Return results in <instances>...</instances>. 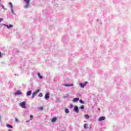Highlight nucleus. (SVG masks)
I'll use <instances>...</instances> for the list:
<instances>
[{"label":"nucleus","instance_id":"obj_15","mask_svg":"<svg viewBox=\"0 0 131 131\" xmlns=\"http://www.w3.org/2000/svg\"><path fill=\"white\" fill-rule=\"evenodd\" d=\"M7 126L9 128H13V126L9 124L7 125Z\"/></svg>","mask_w":131,"mask_h":131},{"label":"nucleus","instance_id":"obj_8","mask_svg":"<svg viewBox=\"0 0 131 131\" xmlns=\"http://www.w3.org/2000/svg\"><path fill=\"white\" fill-rule=\"evenodd\" d=\"M78 101H79V98H75L73 99L72 102L74 103L75 102H77Z\"/></svg>","mask_w":131,"mask_h":131},{"label":"nucleus","instance_id":"obj_30","mask_svg":"<svg viewBox=\"0 0 131 131\" xmlns=\"http://www.w3.org/2000/svg\"><path fill=\"white\" fill-rule=\"evenodd\" d=\"M3 18H0V23H1L2 22V21H3Z\"/></svg>","mask_w":131,"mask_h":131},{"label":"nucleus","instance_id":"obj_27","mask_svg":"<svg viewBox=\"0 0 131 131\" xmlns=\"http://www.w3.org/2000/svg\"><path fill=\"white\" fill-rule=\"evenodd\" d=\"M30 118H33V116L30 115Z\"/></svg>","mask_w":131,"mask_h":131},{"label":"nucleus","instance_id":"obj_9","mask_svg":"<svg viewBox=\"0 0 131 131\" xmlns=\"http://www.w3.org/2000/svg\"><path fill=\"white\" fill-rule=\"evenodd\" d=\"M57 120V118L56 117H54L52 120V123H55V121Z\"/></svg>","mask_w":131,"mask_h":131},{"label":"nucleus","instance_id":"obj_26","mask_svg":"<svg viewBox=\"0 0 131 131\" xmlns=\"http://www.w3.org/2000/svg\"><path fill=\"white\" fill-rule=\"evenodd\" d=\"M38 96H39V97H42V93H39V95H38Z\"/></svg>","mask_w":131,"mask_h":131},{"label":"nucleus","instance_id":"obj_10","mask_svg":"<svg viewBox=\"0 0 131 131\" xmlns=\"http://www.w3.org/2000/svg\"><path fill=\"white\" fill-rule=\"evenodd\" d=\"M6 27H7L8 29H10V28H12V27H13V25H9V26L7 25Z\"/></svg>","mask_w":131,"mask_h":131},{"label":"nucleus","instance_id":"obj_19","mask_svg":"<svg viewBox=\"0 0 131 131\" xmlns=\"http://www.w3.org/2000/svg\"><path fill=\"white\" fill-rule=\"evenodd\" d=\"M65 113H69V110L68 108L66 109L65 110Z\"/></svg>","mask_w":131,"mask_h":131},{"label":"nucleus","instance_id":"obj_20","mask_svg":"<svg viewBox=\"0 0 131 131\" xmlns=\"http://www.w3.org/2000/svg\"><path fill=\"white\" fill-rule=\"evenodd\" d=\"M80 109H81L82 110H83V109H84V105H81V106H80Z\"/></svg>","mask_w":131,"mask_h":131},{"label":"nucleus","instance_id":"obj_28","mask_svg":"<svg viewBox=\"0 0 131 131\" xmlns=\"http://www.w3.org/2000/svg\"><path fill=\"white\" fill-rule=\"evenodd\" d=\"M2 8L3 9V10H5V6H2Z\"/></svg>","mask_w":131,"mask_h":131},{"label":"nucleus","instance_id":"obj_29","mask_svg":"<svg viewBox=\"0 0 131 131\" xmlns=\"http://www.w3.org/2000/svg\"><path fill=\"white\" fill-rule=\"evenodd\" d=\"M15 121H16V122H18V119L15 118Z\"/></svg>","mask_w":131,"mask_h":131},{"label":"nucleus","instance_id":"obj_24","mask_svg":"<svg viewBox=\"0 0 131 131\" xmlns=\"http://www.w3.org/2000/svg\"><path fill=\"white\" fill-rule=\"evenodd\" d=\"M11 12L12 14H14V11L13 10V8H10Z\"/></svg>","mask_w":131,"mask_h":131},{"label":"nucleus","instance_id":"obj_7","mask_svg":"<svg viewBox=\"0 0 131 131\" xmlns=\"http://www.w3.org/2000/svg\"><path fill=\"white\" fill-rule=\"evenodd\" d=\"M105 117H100L99 118L98 120L99 121H102V120H105Z\"/></svg>","mask_w":131,"mask_h":131},{"label":"nucleus","instance_id":"obj_13","mask_svg":"<svg viewBox=\"0 0 131 131\" xmlns=\"http://www.w3.org/2000/svg\"><path fill=\"white\" fill-rule=\"evenodd\" d=\"M37 94L36 93V92H33V94H32V98H34V96H36Z\"/></svg>","mask_w":131,"mask_h":131},{"label":"nucleus","instance_id":"obj_25","mask_svg":"<svg viewBox=\"0 0 131 131\" xmlns=\"http://www.w3.org/2000/svg\"><path fill=\"white\" fill-rule=\"evenodd\" d=\"M39 109H40V110H43V107L40 106V107H39Z\"/></svg>","mask_w":131,"mask_h":131},{"label":"nucleus","instance_id":"obj_17","mask_svg":"<svg viewBox=\"0 0 131 131\" xmlns=\"http://www.w3.org/2000/svg\"><path fill=\"white\" fill-rule=\"evenodd\" d=\"M9 4L10 6V9H13V4H12V2H10Z\"/></svg>","mask_w":131,"mask_h":131},{"label":"nucleus","instance_id":"obj_21","mask_svg":"<svg viewBox=\"0 0 131 131\" xmlns=\"http://www.w3.org/2000/svg\"><path fill=\"white\" fill-rule=\"evenodd\" d=\"M39 89H38L35 92L36 93V94H38V93H39Z\"/></svg>","mask_w":131,"mask_h":131},{"label":"nucleus","instance_id":"obj_12","mask_svg":"<svg viewBox=\"0 0 131 131\" xmlns=\"http://www.w3.org/2000/svg\"><path fill=\"white\" fill-rule=\"evenodd\" d=\"M31 93H32L31 90L28 91V92L27 93V96H30V95H31Z\"/></svg>","mask_w":131,"mask_h":131},{"label":"nucleus","instance_id":"obj_22","mask_svg":"<svg viewBox=\"0 0 131 131\" xmlns=\"http://www.w3.org/2000/svg\"><path fill=\"white\" fill-rule=\"evenodd\" d=\"M79 102L81 103V104H83L84 102L82 101V100H80Z\"/></svg>","mask_w":131,"mask_h":131},{"label":"nucleus","instance_id":"obj_23","mask_svg":"<svg viewBox=\"0 0 131 131\" xmlns=\"http://www.w3.org/2000/svg\"><path fill=\"white\" fill-rule=\"evenodd\" d=\"M3 57V54L2 52L0 51V58H2Z\"/></svg>","mask_w":131,"mask_h":131},{"label":"nucleus","instance_id":"obj_6","mask_svg":"<svg viewBox=\"0 0 131 131\" xmlns=\"http://www.w3.org/2000/svg\"><path fill=\"white\" fill-rule=\"evenodd\" d=\"M74 110L76 112V113H78V107L77 106H75Z\"/></svg>","mask_w":131,"mask_h":131},{"label":"nucleus","instance_id":"obj_5","mask_svg":"<svg viewBox=\"0 0 131 131\" xmlns=\"http://www.w3.org/2000/svg\"><path fill=\"white\" fill-rule=\"evenodd\" d=\"M45 99L46 100H49L50 99V94L49 93H47L45 95Z\"/></svg>","mask_w":131,"mask_h":131},{"label":"nucleus","instance_id":"obj_16","mask_svg":"<svg viewBox=\"0 0 131 131\" xmlns=\"http://www.w3.org/2000/svg\"><path fill=\"white\" fill-rule=\"evenodd\" d=\"M84 117L86 119H89V118H90V116H89V115H85Z\"/></svg>","mask_w":131,"mask_h":131},{"label":"nucleus","instance_id":"obj_4","mask_svg":"<svg viewBox=\"0 0 131 131\" xmlns=\"http://www.w3.org/2000/svg\"><path fill=\"white\" fill-rule=\"evenodd\" d=\"M14 95L15 96H18V95H22V93L20 91H17L15 93Z\"/></svg>","mask_w":131,"mask_h":131},{"label":"nucleus","instance_id":"obj_14","mask_svg":"<svg viewBox=\"0 0 131 131\" xmlns=\"http://www.w3.org/2000/svg\"><path fill=\"white\" fill-rule=\"evenodd\" d=\"M88 124H84V128H85V129H86V128H89V127H88Z\"/></svg>","mask_w":131,"mask_h":131},{"label":"nucleus","instance_id":"obj_1","mask_svg":"<svg viewBox=\"0 0 131 131\" xmlns=\"http://www.w3.org/2000/svg\"><path fill=\"white\" fill-rule=\"evenodd\" d=\"M88 82L85 81L83 83H80L79 85L81 86V88H83L85 85H86V84H88Z\"/></svg>","mask_w":131,"mask_h":131},{"label":"nucleus","instance_id":"obj_2","mask_svg":"<svg viewBox=\"0 0 131 131\" xmlns=\"http://www.w3.org/2000/svg\"><path fill=\"white\" fill-rule=\"evenodd\" d=\"M26 104V102L25 101H23V102H21L19 104V106L21 107L22 108H26V105H25Z\"/></svg>","mask_w":131,"mask_h":131},{"label":"nucleus","instance_id":"obj_11","mask_svg":"<svg viewBox=\"0 0 131 131\" xmlns=\"http://www.w3.org/2000/svg\"><path fill=\"white\" fill-rule=\"evenodd\" d=\"M64 86H73V84H67L64 85Z\"/></svg>","mask_w":131,"mask_h":131},{"label":"nucleus","instance_id":"obj_18","mask_svg":"<svg viewBox=\"0 0 131 131\" xmlns=\"http://www.w3.org/2000/svg\"><path fill=\"white\" fill-rule=\"evenodd\" d=\"M38 76L40 78V79H42V77L40 76V74L39 73H38Z\"/></svg>","mask_w":131,"mask_h":131},{"label":"nucleus","instance_id":"obj_3","mask_svg":"<svg viewBox=\"0 0 131 131\" xmlns=\"http://www.w3.org/2000/svg\"><path fill=\"white\" fill-rule=\"evenodd\" d=\"M24 2L26 3L25 8H28V6H29V3L30 0H24Z\"/></svg>","mask_w":131,"mask_h":131}]
</instances>
